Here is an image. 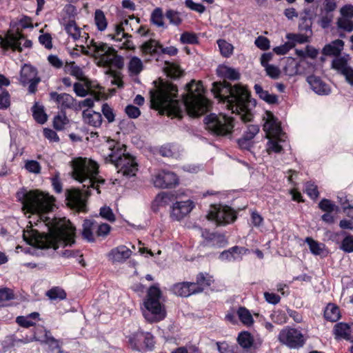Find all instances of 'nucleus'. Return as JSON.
I'll use <instances>...</instances> for the list:
<instances>
[{"instance_id":"nucleus-1","label":"nucleus","mask_w":353,"mask_h":353,"mask_svg":"<svg viewBox=\"0 0 353 353\" xmlns=\"http://www.w3.org/2000/svg\"><path fill=\"white\" fill-rule=\"evenodd\" d=\"M17 197L23 204V210L37 214L44 223L47 232H40L33 229L32 221H30V227L23 231V238L26 243H75V228L69 220L63 219H50L44 213L52 210L53 198L39 190L26 191L17 193Z\"/></svg>"},{"instance_id":"nucleus-2","label":"nucleus","mask_w":353,"mask_h":353,"mask_svg":"<svg viewBox=\"0 0 353 353\" xmlns=\"http://www.w3.org/2000/svg\"><path fill=\"white\" fill-rule=\"evenodd\" d=\"M186 92L181 101L175 99L177 87L169 81H161L156 91H150L152 107L166 111L168 114L181 118L183 112L192 117H199L208 111L209 101L203 96L201 81L192 80L185 86Z\"/></svg>"},{"instance_id":"nucleus-3","label":"nucleus","mask_w":353,"mask_h":353,"mask_svg":"<svg viewBox=\"0 0 353 353\" xmlns=\"http://www.w3.org/2000/svg\"><path fill=\"white\" fill-rule=\"evenodd\" d=\"M216 73L224 80L212 83L211 90L214 97L225 103L232 113L239 114L243 122L251 121L253 117L249 109L251 103L250 92L242 85H232L225 80H238L240 78L239 72L232 68L219 66Z\"/></svg>"},{"instance_id":"nucleus-4","label":"nucleus","mask_w":353,"mask_h":353,"mask_svg":"<svg viewBox=\"0 0 353 353\" xmlns=\"http://www.w3.org/2000/svg\"><path fill=\"white\" fill-rule=\"evenodd\" d=\"M72 176L81 183L82 188H72L65 192L68 205L78 211H86V199L91 194L90 188H94L100 193L98 185L103 184L105 179L97 177L99 165L92 160L78 158L72 161Z\"/></svg>"},{"instance_id":"nucleus-5","label":"nucleus","mask_w":353,"mask_h":353,"mask_svg":"<svg viewBox=\"0 0 353 353\" xmlns=\"http://www.w3.org/2000/svg\"><path fill=\"white\" fill-rule=\"evenodd\" d=\"M109 149L110 152L105 157V161L114 164L117 172L123 176H134L138 170V164L132 156L125 152V145L120 143H112Z\"/></svg>"},{"instance_id":"nucleus-6","label":"nucleus","mask_w":353,"mask_h":353,"mask_svg":"<svg viewBox=\"0 0 353 353\" xmlns=\"http://www.w3.org/2000/svg\"><path fill=\"white\" fill-rule=\"evenodd\" d=\"M161 296L162 292L158 285H153L147 290L143 305L148 313L144 312L143 316L150 323L161 321L166 317L165 307L161 302Z\"/></svg>"},{"instance_id":"nucleus-7","label":"nucleus","mask_w":353,"mask_h":353,"mask_svg":"<svg viewBox=\"0 0 353 353\" xmlns=\"http://www.w3.org/2000/svg\"><path fill=\"white\" fill-rule=\"evenodd\" d=\"M263 119L265 121L263 129L266 132L267 137L270 139L268 143V152H281L283 148L279 142L285 141V135L282 132L279 122L270 111L265 112Z\"/></svg>"},{"instance_id":"nucleus-8","label":"nucleus","mask_w":353,"mask_h":353,"mask_svg":"<svg viewBox=\"0 0 353 353\" xmlns=\"http://www.w3.org/2000/svg\"><path fill=\"white\" fill-rule=\"evenodd\" d=\"M205 128L216 136H228L232 132L234 124L232 117L210 114L205 117Z\"/></svg>"},{"instance_id":"nucleus-9","label":"nucleus","mask_w":353,"mask_h":353,"mask_svg":"<svg viewBox=\"0 0 353 353\" xmlns=\"http://www.w3.org/2000/svg\"><path fill=\"white\" fill-rule=\"evenodd\" d=\"M88 46L93 48L95 56L101 57L102 60L118 69L123 68V58L117 54V51L112 47L108 46L107 43H97L92 39Z\"/></svg>"},{"instance_id":"nucleus-10","label":"nucleus","mask_w":353,"mask_h":353,"mask_svg":"<svg viewBox=\"0 0 353 353\" xmlns=\"http://www.w3.org/2000/svg\"><path fill=\"white\" fill-rule=\"evenodd\" d=\"M277 339L281 344L290 349L303 347L307 341V338L301 330L288 325L280 330Z\"/></svg>"},{"instance_id":"nucleus-11","label":"nucleus","mask_w":353,"mask_h":353,"mask_svg":"<svg viewBox=\"0 0 353 353\" xmlns=\"http://www.w3.org/2000/svg\"><path fill=\"white\" fill-rule=\"evenodd\" d=\"M128 345L135 351H152L154 348V336L148 332L138 330L126 336Z\"/></svg>"},{"instance_id":"nucleus-12","label":"nucleus","mask_w":353,"mask_h":353,"mask_svg":"<svg viewBox=\"0 0 353 353\" xmlns=\"http://www.w3.org/2000/svg\"><path fill=\"white\" fill-rule=\"evenodd\" d=\"M22 41H24L23 47L30 48L32 46V41L30 40L26 39L25 37L19 31H8L4 38L0 36L1 47L5 50L11 48L14 51L17 50L19 52H21L23 50L21 46Z\"/></svg>"},{"instance_id":"nucleus-13","label":"nucleus","mask_w":353,"mask_h":353,"mask_svg":"<svg viewBox=\"0 0 353 353\" xmlns=\"http://www.w3.org/2000/svg\"><path fill=\"white\" fill-rule=\"evenodd\" d=\"M111 227L108 223L99 224L96 221L85 219L83 223L82 235L83 238L88 241H94V236H105L110 231Z\"/></svg>"},{"instance_id":"nucleus-14","label":"nucleus","mask_w":353,"mask_h":353,"mask_svg":"<svg viewBox=\"0 0 353 353\" xmlns=\"http://www.w3.org/2000/svg\"><path fill=\"white\" fill-rule=\"evenodd\" d=\"M236 218L235 212L229 206H213L208 214V219L214 221L217 225H225L233 222Z\"/></svg>"},{"instance_id":"nucleus-15","label":"nucleus","mask_w":353,"mask_h":353,"mask_svg":"<svg viewBox=\"0 0 353 353\" xmlns=\"http://www.w3.org/2000/svg\"><path fill=\"white\" fill-rule=\"evenodd\" d=\"M350 59L349 54L336 57L332 61V68L343 76L348 84L353 86V67L350 64Z\"/></svg>"},{"instance_id":"nucleus-16","label":"nucleus","mask_w":353,"mask_h":353,"mask_svg":"<svg viewBox=\"0 0 353 353\" xmlns=\"http://www.w3.org/2000/svg\"><path fill=\"white\" fill-rule=\"evenodd\" d=\"M37 74V70L30 65L25 64L21 70L19 81L24 86L29 83L28 92L31 94L36 92L37 84L40 81V78Z\"/></svg>"},{"instance_id":"nucleus-17","label":"nucleus","mask_w":353,"mask_h":353,"mask_svg":"<svg viewBox=\"0 0 353 353\" xmlns=\"http://www.w3.org/2000/svg\"><path fill=\"white\" fill-rule=\"evenodd\" d=\"M152 182L158 188H172L178 184V178L172 172L162 170L154 176Z\"/></svg>"},{"instance_id":"nucleus-18","label":"nucleus","mask_w":353,"mask_h":353,"mask_svg":"<svg viewBox=\"0 0 353 353\" xmlns=\"http://www.w3.org/2000/svg\"><path fill=\"white\" fill-rule=\"evenodd\" d=\"M50 97V99L56 101L60 105L61 111L65 112L66 109H71L76 112L79 111V105H77V101L69 94H59L57 92H52Z\"/></svg>"},{"instance_id":"nucleus-19","label":"nucleus","mask_w":353,"mask_h":353,"mask_svg":"<svg viewBox=\"0 0 353 353\" xmlns=\"http://www.w3.org/2000/svg\"><path fill=\"white\" fill-rule=\"evenodd\" d=\"M194 207V203L190 200L176 201L171 207L170 218L174 221H181L190 214Z\"/></svg>"},{"instance_id":"nucleus-20","label":"nucleus","mask_w":353,"mask_h":353,"mask_svg":"<svg viewBox=\"0 0 353 353\" xmlns=\"http://www.w3.org/2000/svg\"><path fill=\"white\" fill-rule=\"evenodd\" d=\"M25 245L26 246L24 247L23 245L17 244V246L16 247L17 252H19V250H21L26 254L32 256H39L43 250H47L49 248L57 250L59 248V244H25Z\"/></svg>"},{"instance_id":"nucleus-21","label":"nucleus","mask_w":353,"mask_h":353,"mask_svg":"<svg viewBox=\"0 0 353 353\" xmlns=\"http://www.w3.org/2000/svg\"><path fill=\"white\" fill-rule=\"evenodd\" d=\"M132 254V251L124 245H121L112 249L108 253V259L112 263H123L128 259Z\"/></svg>"},{"instance_id":"nucleus-22","label":"nucleus","mask_w":353,"mask_h":353,"mask_svg":"<svg viewBox=\"0 0 353 353\" xmlns=\"http://www.w3.org/2000/svg\"><path fill=\"white\" fill-rule=\"evenodd\" d=\"M307 81L312 90L320 95H327L330 92V87L324 83L319 77L311 75L307 77Z\"/></svg>"},{"instance_id":"nucleus-23","label":"nucleus","mask_w":353,"mask_h":353,"mask_svg":"<svg viewBox=\"0 0 353 353\" xmlns=\"http://www.w3.org/2000/svg\"><path fill=\"white\" fill-rule=\"evenodd\" d=\"M214 282L213 277L207 272H199L196 276L194 291L196 294L202 292L205 289L210 287Z\"/></svg>"},{"instance_id":"nucleus-24","label":"nucleus","mask_w":353,"mask_h":353,"mask_svg":"<svg viewBox=\"0 0 353 353\" xmlns=\"http://www.w3.org/2000/svg\"><path fill=\"white\" fill-rule=\"evenodd\" d=\"M194 284L192 282L184 281L174 284L172 286L171 290L177 296L188 297L191 294H196L194 291Z\"/></svg>"},{"instance_id":"nucleus-25","label":"nucleus","mask_w":353,"mask_h":353,"mask_svg":"<svg viewBox=\"0 0 353 353\" xmlns=\"http://www.w3.org/2000/svg\"><path fill=\"white\" fill-rule=\"evenodd\" d=\"M248 249L243 247L234 246L228 250L222 252L219 258L221 260H227L229 261L241 260L243 254L246 253Z\"/></svg>"},{"instance_id":"nucleus-26","label":"nucleus","mask_w":353,"mask_h":353,"mask_svg":"<svg viewBox=\"0 0 353 353\" xmlns=\"http://www.w3.org/2000/svg\"><path fill=\"white\" fill-rule=\"evenodd\" d=\"M334 338L336 340L345 339L347 341L351 337V327L349 324L343 322L337 323L333 328Z\"/></svg>"},{"instance_id":"nucleus-27","label":"nucleus","mask_w":353,"mask_h":353,"mask_svg":"<svg viewBox=\"0 0 353 353\" xmlns=\"http://www.w3.org/2000/svg\"><path fill=\"white\" fill-rule=\"evenodd\" d=\"M83 119L87 124L94 128H99L102 123V116L99 112L85 110L82 113Z\"/></svg>"},{"instance_id":"nucleus-28","label":"nucleus","mask_w":353,"mask_h":353,"mask_svg":"<svg viewBox=\"0 0 353 353\" xmlns=\"http://www.w3.org/2000/svg\"><path fill=\"white\" fill-rule=\"evenodd\" d=\"M344 42L341 39H336L325 46L323 48V53L327 56L340 57L341 51L343 50Z\"/></svg>"},{"instance_id":"nucleus-29","label":"nucleus","mask_w":353,"mask_h":353,"mask_svg":"<svg viewBox=\"0 0 353 353\" xmlns=\"http://www.w3.org/2000/svg\"><path fill=\"white\" fill-rule=\"evenodd\" d=\"M176 197L171 192H161L159 193L152 202V208L165 207L174 202Z\"/></svg>"},{"instance_id":"nucleus-30","label":"nucleus","mask_w":353,"mask_h":353,"mask_svg":"<svg viewBox=\"0 0 353 353\" xmlns=\"http://www.w3.org/2000/svg\"><path fill=\"white\" fill-rule=\"evenodd\" d=\"M236 341L241 347L246 350L254 347V336L248 331H242L239 332Z\"/></svg>"},{"instance_id":"nucleus-31","label":"nucleus","mask_w":353,"mask_h":353,"mask_svg":"<svg viewBox=\"0 0 353 353\" xmlns=\"http://www.w3.org/2000/svg\"><path fill=\"white\" fill-rule=\"evenodd\" d=\"M254 89L259 98L266 103L269 104H276L278 103V97L276 94H270L267 90H264L260 85L255 84Z\"/></svg>"},{"instance_id":"nucleus-32","label":"nucleus","mask_w":353,"mask_h":353,"mask_svg":"<svg viewBox=\"0 0 353 353\" xmlns=\"http://www.w3.org/2000/svg\"><path fill=\"white\" fill-rule=\"evenodd\" d=\"M324 317L330 322H336L341 318L339 307L334 303H329L324 311Z\"/></svg>"},{"instance_id":"nucleus-33","label":"nucleus","mask_w":353,"mask_h":353,"mask_svg":"<svg viewBox=\"0 0 353 353\" xmlns=\"http://www.w3.org/2000/svg\"><path fill=\"white\" fill-rule=\"evenodd\" d=\"M46 296L52 301H62L66 299V292L59 286H54L46 292Z\"/></svg>"},{"instance_id":"nucleus-34","label":"nucleus","mask_w":353,"mask_h":353,"mask_svg":"<svg viewBox=\"0 0 353 353\" xmlns=\"http://www.w3.org/2000/svg\"><path fill=\"white\" fill-rule=\"evenodd\" d=\"M160 45L161 44L157 41L154 39H150L142 45L141 50L144 54H149L154 56L159 54Z\"/></svg>"},{"instance_id":"nucleus-35","label":"nucleus","mask_w":353,"mask_h":353,"mask_svg":"<svg viewBox=\"0 0 353 353\" xmlns=\"http://www.w3.org/2000/svg\"><path fill=\"white\" fill-rule=\"evenodd\" d=\"M237 314L241 322L250 326L254 323V319L250 311L245 307H239L237 310Z\"/></svg>"},{"instance_id":"nucleus-36","label":"nucleus","mask_w":353,"mask_h":353,"mask_svg":"<svg viewBox=\"0 0 353 353\" xmlns=\"http://www.w3.org/2000/svg\"><path fill=\"white\" fill-rule=\"evenodd\" d=\"M65 69L72 75L75 77L78 80L84 81L86 80L82 69L75 64L74 61L70 62L65 66Z\"/></svg>"},{"instance_id":"nucleus-37","label":"nucleus","mask_w":353,"mask_h":353,"mask_svg":"<svg viewBox=\"0 0 353 353\" xmlns=\"http://www.w3.org/2000/svg\"><path fill=\"white\" fill-rule=\"evenodd\" d=\"M44 338L45 342L49 345L50 347L52 349V351L54 350H57V353H64L63 350L61 349V346L59 344V341L51 335L50 331L45 330Z\"/></svg>"},{"instance_id":"nucleus-38","label":"nucleus","mask_w":353,"mask_h":353,"mask_svg":"<svg viewBox=\"0 0 353 353\" xmlns=\"http://www.w3.org/2000/svg\"><path fill=\"white\" fill-rule=\"evenodd\" d=\"M128 70L134 75H138L143 68L141 60L137 57H133L128 63Z\"/></svg>"},{"instance_id":"nucleus-39","label":"nucleus","mask_w":353,"mask_h":353,"mask_svg":"<svg viewBox=\"0 0 353 353\" xmlns=\"http://www.w3.org/2000/svg\"><path fill=\"white\" fill-rule=\"evenodd\" d=\"M65 30L67 33L74 40H77L81 37L79 28L77 26L74 21H70L65 26Z\"/></svg>"},{"instance_id":"nucleus-40","label":"nucleus","mask_w":353,"mask_h":353,"mask_svg":"<svg viewBox=\"0 0 353 353\" xmlns=\"http://www.w3.org/2000/svg\"><path fill=\"white\" fill-rule=\"evenodd\" d=\"M202 236L208 241H213L214 243H224L228 240L226 239L225 235L216 233V232H210L208 230L203 231Z\"/></svg>"},{"instance_id":"nucleus-41","label":"nucleus","mask_w":353,"mask_h":353,"mask_svg":"<svg viewBox=\"0 0 353 353\" xmlns=\"http://www.w3.org/2000/svg\"><path fill=\"white\" fill-rule=\"evenodd\" d=\"M217 44L223 57H230L232 54L234 47L231 43L227 42L224 39H219L217 41Z\"/></svg>"},{"instance_id":"nucleus-42","label":"nucleus","mask_w":353,"mask_h":353,"mask_svg":"<svg viewBox=\"0 0 353 353\" xmlns=\"http://www.w3.org/2000/svg\"><path fill=\"white\" fill-rule=\"evenodd\" d=\"M166 70L168 76H170L172 79H178L183 74V71L180 68V67L173 63H169L165 61Z\"/></svg>"},{"instance_id":"nucleus-43","label":"nucleus","mask_w":353,"mask_h":353,"mask_svg":"<svg viewBox=\"0 0 353 353\" xmlns=\"http://www.w3.org/2000/svg\"><path fill=\"white\" fill-rule=\"evenodd\" d=\"M33 117L39 123H44L47 121V114L45 113L43 107L39 105L37 103L32 107Z\"/></svg>"},{"instance_id":"nucleus-44","label":"nucleus","mask_w":353,"mask_h":353,"mask_svg":"<svg viewBox=\"0 0 353 353\" xmlns=\"http://www.w3.org/2000/svg\"><path fill=\"white\" fill-rule=\"evenodd\" d=\"M94 21L99 31H103L108 25L104 12L101 10H97L94 13Z\"/></svg>"},{"instance_id":"nucleus-45","label":"nucleus","mask_w":353,"mask_h":353,"mask_svg":"<svg viewBox=\"0 0 353 353\" xmlns=\"http://www.w3.org/2000/svg\"><path fill=\"white\" fill-rule=\"evenodd\" d=\"M69 123V119L65 115V111H61V114L54 118L53 126L57 130H61Z\"/></svg>"},{"instance_id":"nucleus-46","label":"nucleus","mask_w":353,"mask_h":353,"mask_svg":"<svg viewBox=\"0 0 353 353\" xmlns=\"http://www.w3.org/2000/svg\"><path fill=\"white\" fill-rule=\"evenodd\" d=\"M152 23L158 27H164L163 10L161 8H155L151 14Z\"/></svg>"},{"instance_id":"nucleus-47","label":"nucleus","mask_w":353,"mask_h":353,"mask_svg":"<svg viewBox=\"0 0 353 353\" xmlns=\"http://www.w3.org/2000/svg\"><path fill=\"white\" fill-rule=\"evenodd\" d=\"M311 252L314 255L320 256L322 258L326 257L329 254V250L325 244H308Z\"/></svg>"},{"instance_id":"nucleus-48","label":"nucleus","mask_w":353,"mask_h":353,"mask_svg":"<svg viewBox=\"0 0 353 353\" xmlns=\"http://www.w3.org/2000/svg\"><path fill=\"white\" fill-rule=\"evenodd\" d=\"M336 26L338 29L351 32L353 31V21L351 19L341 17L337 19Z\"/></svg>"},{"instance_id":"nucleus-49","label":"nucleus","mask_w":353,"mask_h":353,"mask_svg":"<svg viewBox=\"0 0 353 353\" xmlns=\"http://www.w3.org/2000/svg\"><path fill=\"white\" fill-rule=\"evenodd\" d=\"M312 21L311 17L307 16H301L299 23V30L301 32H309L310 35L312 34Z\"/></svg>"},{"instance_id":"nucleus-50","label":"nucleus","mask_w":353,"mask_h":353,"mask_svg":"<svg viewBox=\"0 0 353 353\" xmlns=\"http://www.w3.org/2000/svg\"><path fill=\"white\" fill-rule=\"evenodd\" d=\"M270 319L274 323L278 325L285 323L288 319L286 313L281 310L273 311L270 314Z\"/></svg>"},{"instance_id":"nucleus-51","label":"nucleus","mask_w":353,"mask_h":353,"mask_svg":"<svg viewBox=\"0 0 353 353\" xmlns=\"http://www.w3.org/2000/svg\"><path fill=\"white\" fill-rule=\"evenodd\" d=\"M165 17L169 20L170 23L179 26L182 22V19L180 17V13L173 10H168L165 14Z\"/></svg>"},{"instance_id":"nucleus-52","label":"nucleus","mask_w":353,"mask_h":353,"mask_svg":"<svg viewBox=\"0 0 353 353\" xmlns=\"http://www.w3.org/2000/svg\"><path fill=\"white\" fill-rule=\"evenodd\" d=\"M319 208L325 212H332L334 211L339 212V208L335 204L331 202L330 200L323 199L319 204Z\"/></svg>"},{"instance_id":"nucleus-53","label":"nucleus","mask_w":353,"mask_h":353,"mask_svg":"<svg viewBox=\"0 0 353 353\" xmlns=\"http://www.w3.org/2000/svg\"><path fill=\"white\" fill-rule=\"evenodd\" d=\"M180 41L182 43L196 44L199 40L195 33L185 32L181 35Z\"/></svg>"},{"instance_id":"nucleus-54","label":"nucleus","mask_w":353,"mask_h":353,"mask_svg":"<svg viewBox=\"0 0 353 353\" xmlns=\"http://www.w3.org/2000/svg\"><path fill=\"white\" fill-rule=\"evenodd\" d=\"M333 19L334 15L332 13H325L320 17L318 24L323 29L327 28L330 26Z\"/></svg>"},{"instance_id":"nucleus-55","label":"nucleus","mask_w":353,"mask_h":353,"mask_svg":"<svg viewBox=\"0 0 353 353\" xmlns=\"http://www.w3.org/2000/svg\"><path fill=\"white\" fill-rule=\"evenodd\" d=\"M99 215L110 222H114L116 219L112 209L108 206L101 208Z\"/></svg>"},{"instance_id":"nucleus-56","label":"nucleus","mask_w":353,"mask_h":353,"mask_svg":"<svg viewBox=\"0 0 353 353\" xmlns=\"http://www.w3.org/2000/svg\"><path fill=\"white\" fill-rule=\"evenodd\" d=\"M110 76L113 77V80L112 81V84L117 85L118 88H121L123 87V82L122 81V75L121 73L119 71H115L112 70H109L107 72Z\"/></svg>"},{"instance_id":"nucleus-57","label":"nucleus","mask_w":353,"mask_h":353,"mask_svg":"<svg viewBox=\"0 0 353 353\" xmlns=\"http://www.w3.org/2000/svg\"><path fill=\"white\" fill-rule=\"evenodd\" d=\"M101 111L108 123H112L114 121L115 114L113 109L107 103L103 104Z\"/></svg>"},{"instance_id":"nucleus-58","label":"nucleus","mask_w":353,"mask_h":353,"mask_svg":"<svg viewBox=\"0 0 353 353\" xmlns=\"http://www.w3.org/2000/svg\"><path fill=\"white\" fill-rule=\"evenodd\" d=\"M216 345L220 353H236V347L234 345H230L225 341L217 342Z\"/></svg>"},{"instance_id":"nucleus-59","label":"nucleus","mask_w":353,"mask_h":353,"mask_svg":"<svg viewBox=\"0 0 353 353\" xmlns=\"http://www.w3.org/2000/svg\"><path fill=\"white\" fill-rule=\"evenodd\" d=\"M26 169L30 172L39 174L41 172V165L39 163L34 160H28L25 164Z\"/></svg>"},{"instance_id":"nucleus-60","label":"nucleus","mask_w":353,"mask_h":353,"mask_svg":"<svg viewBox=\"0 0 353 353\" xmlns=\"http://www.w3.org/2000/svg\"><path fill=\"white\" fill-rule=\"evenodd\" d=\"M14 299V294L12 290L8 288L0 289V302L10 301Z\"/></svg>"},{"instance_id":"nucleus-61","label":"nucleus","mask_w":353,"mask_h":353,"mask_svg":"<svg viewBox=\"0 0 353 353\" xmlns=\"http://www.w3.org/2000/svg\"><path fill=\"white\" fill-rule=\"evenodd\" d=\"M10 105V94L6 90L0 92V109H7Z\"/></svg>"},{"instance_id":"nucleus-62","label":"nucleus","mask_w":353,"mask_h":353,"mask_svg":"<svg viewBox=\"0 0 353 353\" xmlns=\"http://www.w3.org/2000/svg\"><path fill=\"white\" fill-rule=\"evenodd\" d=\"M267 75L273 79H277L281 75V71L279 68L273 65H267L265 68Z\"/></svg>"},{"instance_id":"nucleus-63","label":"nucleus","mask_w":353,"mask_h":353,"mask_svg":"<svg viewBox=\"0 0 353 353\" xmlns=\"http://www.w3.org/2000/svg\"><path fill=\"white\" fill-rule=\"evenodd\" d=\"M16 323L21 327L29 328L34 326L36 323L28 319V316H19L16 318Z\"/></svg>"},{"instance_id":"nucleus-64","label":"nucleus","mask_w":353,"mask_h":353,"mask_svg":"<svg viewBox=\"0 0 353 353\" xmlns=\"http://www.w3.org/2000/svg\"><path fill=\"white\" fill-rule=\"evenodd\" d=\"M259 132V127L258 125H248L243 136L245 137L246 139L252 140Z\"/></svg>"}]
</instances>
